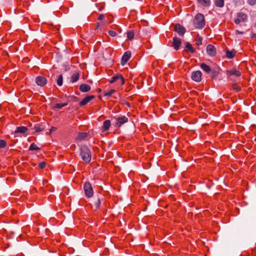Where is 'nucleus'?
<instances>
[{
  "mask_svg": "<svg viewBox=\"0 0 256 256\" xmlns=\"http://www.w3.org/2000/svg\"><path fill=\"white\" fill-rule=\"evenodd\" d=\"M80 156L82 159L86 163H89L92 159L91 152L87 146H82L80 148Z\"/></svg>",
  "mask_w": 256,
  "mask_h": 256,
  "instance_id": "nucleus-1",
  "label": "nucleus"
},
{
  "mask_svg": "<svg viewBox=\"0 0 256 256\" xmlns=\"http://www.w3.org/2000/svg\"><path fill=\"white\" fill-rule=\"evenodd\" d=\"M193 24L196 28H202L205 26L204 16L201 14H198L194 19Z\"/></svg>",
  "mask_w": 256,
  "mask_h": 256,
  "instance_id": "nucleus-2",
  "label": "nucleus"
},
{
  "mask_svg": "<svg viewBox=\"0 0 256 256\" xmlns=\"http://www.w3.org/2000/svg\"><path fill=\"white\" fill-rule=\"evenodd\" d=\"M84 188L86 197L90 198L92 196L93 189L90 182H86L84 186Z\"/></svg>",
  "mask_w": 256,
  "mask_h": 256,
  "instance_id": "nucleus-3",
  "label": "nucleus"
},
{
  "mask_svg": "<svg viewBox=\"0 0 256 256\" xmlns=\"http://www.w3.org/2000/svg\"><path fill=\"white\" fill-rule=\"evenodd\" d=\"M114 82H117L118 84L122 86L124 84L125 80L122 74H117L116 75L113 76L110 80V82L111 84Z\"/></svg>",
  "mask_w": 256,
  "mask_h": 256,
  "instance_id": "nucleus-4",
  "label": "nucleus"
},
{
  "mask_svg": "<svg viewBox=\"0 0 256 256\" xmlns=\"http://www.w3.org/2000/svg\"><path fill=\"white\" fill-rule=\"evenodd\" d=\"M248 18L247 15L242 12H239L237 14V18H235L234 20V22L238 24L240 22H245Z\"/></svg>",
  "mask_w": 256,
  "mask_h": 256,
  "instance_id": "nucleus-5",
  "label": "nucleus"
},
{
  "mask_svg": "<svg viewBox=\"0 0 256 256\" xmlns=\"http://www.w3.org/2000/svg\"><path fill=\"white\" fill-rule=\"evenodd\" d=\"M174 30L180 36H183L186 32V28L182 25L176 24L174 25Z\"/></svg>",
  "mask_w": 256,
  "mask_h": 256,
  "instance_id": "nucleus-6",
  "label": "nucleus"
},
{
  "mask_svg": "<svg viewBox=\"0 0 256 256\" xmlns=\"http://www.w3.org/2000/svg\"><path fill=\"white\" fill-rule=\"evenodd\" d=\"M182 44V40L180 38H178L176 36H174L172 38V46L174 49L178 50Z\"/></svg>",
  "mask_w": 256,
  "mask_h": 256,
  "instance_id": "nucleus-7",
  "label": "nucleus"
},
{
  "mask_svg": "<svg viewBox=\"0 0 256 256\" xmlns=\"http://www.w3.org/2000/svg\"><path fill=\"white\" fill-rule=\"evenodd\" d=\"M202 74L200 71L196 70L192 73L191 78L193 80L200 82L202 80Z\"/></svg>",
  "mask_w": 256,
  "mask_h": 256,
  "instance_id": "nucleus-8",
  "label": "nucleus"
},
{
  "mask_svg": "<svg viewBox=\"0 0 256 256\" xmlns=\"http://www.w3.org/2000/svg\"><path fill=\"white\" fill-rule=\"evenodd\" d=\"M36 82L38 86H43L46 84L47 79L43 76H39L36 77Z\"/></svg>",
  "mask_w": 256,
  "mask_h": 256,
  "instance_id": "nucleus-9",
  "label": "nucleus"
},
{
  "mask_svg": "<svg viewBox=\"0 0 256 256\" xmlns=\"http://www.w3.org/2000/svg\"><path fill=\"white\" fill-rule=\"evenodd\" d=\"M131 57V52L126 51L124 52L121 60V64L124 66L130 60Z\"/></svg>",
  "mask_w": 256,
  "mask_h": 256,
  "instance_id": "nucleus-10",
  "label": "nucleus"
},
{
  "mask_svg": "<svg viewBox=\"0 0 256 256\" xmlns=\"http://www.w3.org/2000/svg\"><path fill=\"white\" fill-rule=\"evenodd\" d=\"M116 125L118 127L121 126L122 124H124L127 122H128V118L122 116H120L119 118H116Z\"/></svg>",
  "mask_w": 256,
  "mask_h": 256,
  "instance_id": "nucleus-11",
  "label": "nucleus"
},
{
  "mask_svg": "<svg viewBox=\"0 0 256 256\" xmlns=\"http://www.w3.org/2000/svg\"><path fill=\"white\" fill-rule=\"evenodd\" d=\"M206 52L208 54L212 56H214L216 54V48L215 46L212 44H208L207 46Z\"/></svg>",
  "mask_w": 256,
  "mask_h": 256,
  "instance_id": "nucleus-12",
  "label": "nucleus"
},
{
  "mask_svg": "<svg viewBox=\"0 0 256 256\" xmlns=\"http://www.w3.org/2000/svg\"><path fill=\"white\" fill-rule=\"evenodd\" d=\"M227 74L230 76H234L239 77L241 76V72L237 70L236 68H232L226 70Z\"/></svg>",
  "mask_w": 256,
  "mask_h": 256,
  "instance_id": "nucleus-13",
  "label": "nucleus"
},
{
  "mask_svg": "<svg viewBox=\"0 0 256 256\" xmlns=\"http://www.w3.org/2000/svg\"><path fill=\"white\" fill-rule=\"evenodd\" d=\"M94 96L92 95V96H88L85 97L80 102V106H83L89 102H90L92 99H93Z\"/></svg>",
  "mask_w": 256,
  "mask_h": 256,
  "instance_id": "nucleus-14",
  "label": "nucleus"
},
{
  "mask_svg": "<svg viewBox=\"0 0 256 256\" xmlns=\"http://www.w3.org/2000/svg\"><path fill=\"white\" fill-rule=\"evenodd\" d=\"M111 125L110 121L108 120H106L104 122L103 125L102 126V131L103 132L108 130L110 128Z\"/></svg>",
  "mask_w": 256,
  "mask_h": 256,
  "instance_id": "nucleus-15",
  "label": "nucleus"
},
{
  "mask_svg": "<svg viewBox=\"0 0 256 256\" xmlns=\"http://www.w3.org/2000/svg\"><path fill=\"white\" fill-rule=\"evenodd\" d=\"M28 130V128L24 126H18L17 127L16 130L14 131L15 133H20V134H24Z\"/></svg>",
  "mask_w": 256,
  "mask_h": 256,
  "instance_id": "nucleus-16",
  "label": "nucleus"
},
{
  "mask_svg": "<svg viewBox=\"0 0 256 256\" xmlns=\"http://www.w3.org/2000/svg\"><path fill=\"white\" fill-rule=\"evenodd\" d=\"M90 86L87 84H82L80 86V90L83 92L90 91Z\"/></svg>",
  "mask_w": 256,
  "mask_h": 256,
  "instance_id": "nucleus-17",
  "label": "nucleus"
},
{
  "mask_svg": "<svg viewBox=\"0 0 256 256\" xmlns=\"http://www.w3.org/2000/svg\"><path fill=\"white\" fill-rule=\"evenodd\" d=\"M200 4L204 7H208L210 6V0H197Z\"/></svg>",
  "mask_w": 256,
  "mask_h": 256,
  "instance_id": "nucleus-18",
  "label": "nucleus"
},
{
  "mask_svg": "<svg viewBox=\"0 0 256 256\" xmlns=\"http://www.w3.org/2000/svg\"><path fill=\"white\" fill-rule=\"evenodd\" d=\"M88 136V134L86 132H79L78 134L76 139L78 140H84V138H86Z\"/></svg>",
  "mask_w": 256,
  "mask_h": 256,
  "instance_id": "nucleus-19",
  "label": "nucleus"
},
{
  "mask_svg": "<svg viewBox=\"0 0 256 256\" xmlns=\"http://www.w3.org/2000/svg\"><path fill=\"white\" fill-rule=\"evenodd\" d=\"M186 51L187 52L192 54L195 52V50L194 48L189 43H186Z\"/></svg>",
  "mask_w": 256,
  "mask_h": 256,
  "instance_id": "nucleus-20",
  "label": "nucleus"
},
{
  "mask_svg": "<svg viewBox=\"0 0 256 256\" xmlns=\"http://www.w3.org/2000/svg\"><path fill=\"white\" fill-rule=\"evenodd\" d=\"M236 54V52L234 50H232L231 51L227 50L226 52V56L228 58H233Z\"/></svg>",
  "mask_w": 256,
  "mask_h": 256,
  "instance_id": "nucleus-21",
  "label": "nucleus"
},
{
  "mask_svg": "<svg viewBox=\"0 0 256 256\" xmlns=\"http://www.w3.org/2000/svg\"><path fill=\"white\" fill-rule=\"evenodd\" d=\"M80 74L78 72H76L72 74L71 77L70 82H76L79 78Z\"/></svg>",
  "mask_w": 256,
  "mask_h": 256,
  "instance_id": "nucleus-22",
  "label": "nucleus"
},
{
  "mask_svg": "<svg viewBox=\"0 0 256 256\" xmlns=\"http://www.w3.org/2000/svg\"><path fill=\"white\" fill-rule=\"evenodd\" d=\"M200 68H201L204 70V71L205 72H207V73H208L210 72V67L208 66L207 64H204V63H202L201 64H200Z\"/></svg>",
  "mask_w": 256,
  "mask_h": 256,
  "instance_id": "nucleus-23",
  "label": "nucleus"
},
{
  "mask_svg": "<svg viewBox=\"0 0 256 256\" xmlns=\"http://www.w3.org/2000/svg\"><path fill=\"white\" fill-rule=\"evenodd\" d=\"M34 128L35 130V132H39L42 131L44 129V128L42 126V125L36 124L34 126Z\"/></svg>",
  "mask_w": 256,
  "mask_h": 256,
  "instance_id": "nucleus-24",
  "label": "nucleus"
},
{
  "mask_svg": "<svg viewBox=\"0 0 256 256\" xmlns=\"http://www.w3.org/2000/svg\"><path fill=\"white\" fill-rule=\"evenodd\" d=\"M215 4L218 7L222 8L224 6V0H215Z\"/></svg>",
  "mask_w": 256,
  "mask_h": 256,
  "instance_id": "nucleus-25",
  "label": "nucleus"
},
{
  "mask_svg": "<svg viewBox=\"0 0 256 256\" xmlns=\"http://www.w3.org/2000/svg\"><path fill=\"white\" fill-rule=\"evenodd\" d=\"M100 200L99 198L96 199L94 202L93 207L95 209H98L100 208Z\"/></svg>",
  "mask_w": 256,
  "mask_h": 256,
  "instance_id": "nucleus-26",
  "label": "nucleus"
},
{
  "mask_svg": "<svg viewBox=\"0 0 256 256\" xmlns=\"http://www.w3.org/2000/svg\"><path fill=\"white\" fill-rule=\"evenodd\" d=\"M28 150H39L40 148L37 146L34 143H32L30 144Z\"/></svg>",
  "mask_w": 256,
  "mask_h": 256,
  "instance_id": "nucleus-27",
  "label": "nucleus"
},
{
  "mask_svg": "<svg viewBox=\"0 0 256 256\" xmlns=\"http://www.w3.org/2000/svg\"><path fill=\"white\" fill-rule=\"evenodd\" d=\"M202 38L198 36L195 39L196 44V46H199L202 44Z\"/></svg>",
  "mask_w": 256,
  "mask_h": 256,
  "instance_id": "nucleus-28",
  "label": "nucleus"
},
{
  "mask_svg": "<svg viewBox=\"0 0 256 256\" xmlns=\"http://www.w3.org/2000/svg\"><path fill=\"white\" fill-rule=\"evenodd\" d=\"M116 92V90H110L108 91H106L104 94V96H111L113 94L115 93Z\"/></svg>",
  "mask_w": 256,
  "mask_h": 256,
  "instance_id": "nucleus-29",
  "label": "nucleus"
},
{
  "mask_svg": "<svg viewBox=\"0 0 256 256\" xmlns=\"http://www.w3.org/2000/svg\"><path fill=\"white\" fill-rule=\"evenodd\" d=\"M68 104L67 103H64V104H56V105L54 106V108H55V109H60L62 108H63L64 106H67Z\"/></svg>",
  "mask_w": 256,
  "mask_h": 256,
  "instance_id": "nucleus-30",
  "label": "nucleus"
},
{
  "mask_svg": "<svg viewBox=\"0 0 256 256\" xmlns=\"http://www.w3.org/2000/svg\"><path fill=\"white\" fill-rule=\"evenodd\" d=\"M127 38L128 39L132 40L134 36V32L132 30H130L127 32Z\"/></svg>",
  "mask_w": 256,
  "mask_h": 256,
  "instance_id": "nucleus-31",
  "label": "nucleus"
},
{
  "mask_svg": "<svg viewBox=\"0 0 256 256\" xmlns=\"http://www.w3.org/2000/svg\"><path fill=\"white\" fill-rule=\"evenodd\" d=\"M57 84L58 86H61L62 84V76L60 74L57 80Z\"/></svg>",
  "mask_w": 256,
  "mask_h": 256,
  "instance_id": "nucleus-32",
  "label": "nucleus"
},
{
  "mask_svg": "<svg viewBox=\"0 0 256 256\" xmlns=\"http://www.w3.org/2000/svg\"><path fill=\"white\" fill-rule=\"evenodd\" d=\"M232 89L236 91L239 92L240 90V86L236 84H234L232 86Z\"/></svg>",
  "mask_w": 256,
  "mask_h": 256,
  "instance_id": "nucleus-33",
  "label": "nucleus"
},
{
  "mask_svg": "<svg viewBox=\"0 0 256 256\" xmlns=\"http://www.w3.org/2000/svg\"><path fill=\"white\" fill-rule=\"evenodd\" d=\"M6 142L4 140H0V148H4L6 146Z\"/></svg>",
  "mask_w": 256,
  "mask_h": 256,
  "instance_id": "nucleus-34",
  "label": "nucleus"
},
{
  "mask_svg": "<svg viewBox=\"0 0 256 256\" xmlns=\"http://www.w3.org/2000/svg\"><path fill=\"white\" fill-rule=\"evenodd\" d=\"M247 2L250 6H254L256 4V0H247Z\"/></svg>",
  "mask_w": 256,
  "mask_h": 256,
  "instance_id": "nucleus-35",
  "label": "nucleus"
},
{
  "mask_svg": "<svg viewBox=\"0 0 256 256\" xmlns=\"http://www.w3.org/2000/svg\"><path fill=\"white\" fill-rule=\"evenodd\" d=\"M108 34L111 36H116L117 34V33L114 31V30H109L108 31Z\"/></svg>",
  "mask_w": 256,
  "mask_h": 256,
  "instance_id": "nucleus-36",
  "label": "nucleus"
},
{
  "mask_svg": "<svg viewBox=\"0 0 256 256\" xmlns=\"http://www.w3.org/2000/svg\"><path fill=\"white\" fill-rule=\"evenodd\" d=\"M46 166V163L44 162H40L38 164L39 167L42 169L45 168Z\"/></svg>",
  "mask_w": 256,
  "mask_h": 256,
  "instance_id": "nucleus-37",
  "label": "nucleus"
},
{
  "mask_svg": "<svg viewBox=\"0 0 256 256\" xmlns=\"http://www.w3.org/2000/svg\"><path fill=\"white\" fill-rule=\"evenodd\" d=\"M104 14H100L98 18V20H103V19H104Z\"/></svg>",
  "mask_w": 256,
  "mask_h": 256,
  "instance_id": "nucleus-38",
  "label": "nucleus"
},
{
  "mask_svg": "<svg viewBox=\"0 0 256 256\" xmlns=\"http://www.w3.org/2000/svg\"><path fill=\"white\" fill-rule=\"evenodd\" d=\"M217 74H218V72H212V78H215V77L217 76Z\"/></svg>",
  "mask_w": 256,
  "mask_h": 256,
  "instance_id": "nucleus-39",
  "label": "nucleus"
},
{
  "mask_svg": "<svg viewBox=\"0 0 256 256\" xmlns=\"http://www.w3.org/2000/svg\"><path fill=\"white\" fill-rule=\"evenodd\" d=\"M56 130V128L52 126L51 128L50 131H54Z\"/></svg>",
  "mask_w": 256,
  "mask_h": 256,
  "instance_id": "nucleus-40",
  "label": "nucleus"
},
{
  "mask_svg": "<svg viewBox=\"0 0 256 256\" xmlns=\"http://www.w3.org/2000/svg\"><path fill=\"white\" fill-rule=\"evenodd\" d=\"M108 22H104V26H106V25H108Z\"/></svg>",
  "mask_w": 256,
  "mask_h": 256,
  "instance_id": "nucleus-41",
  "label": "nucleus"
},
{
  "mask_svg": "<svg viewBox=\"0 0 256 256\" xmlns=\"http://www.w3.org/2000/svg\"><path fill=\"white\" fill-rule=\"evenodd\" d=\"M236 34H242L243 33V32H239L238 30H236Z\"/></svg>",
  "mask_w": 256,
  "mask_h": 256,
  "instance_id": "nucleus-42",
  "label": "nucleus"
},
{
  "mask_svg": "<svg viewBox=\"0 0 256 256\" xmlns=\"http://www.w3.org/2000/svg\"><path fill=\"white\" fill-rule=\"evenodd\" d=\"M100 26V24L99 22H98L97 23V26H96V28H98Z\"/></svg>",
  "mask_w": 256,
  "mask_h": 256,
  "instance_id": "nucleus-43",
  "label": "nucleus"
},
{
  "mask_svg": "<svg viewBox=\"0 0 256 256\" xmlns=\"http://www.w3.org/2000/svg\"><path fill=\"white\" fill-rule=\"evenodd\" d=\"M255 36H256L255 34H252V38H254Z\"/></svg>",
  "mask_w": 256,
  "mask_h": 256,
  "instance_id": "nucleus-44",
  "label": "nucleus"
}]
</instances>
